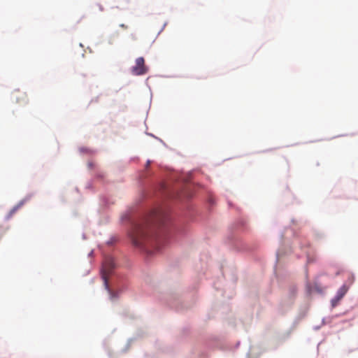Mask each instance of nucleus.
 I'll return each mask as SVG.
<instances>
[{
  "instance_id": "nucleus-1",
  "label": "nucleus",
  "mask_w": 358,
  "mask_h": 358,
  "mask_svg": "<svg viewBox=\"0 0 358 358\" xmlns=\"http://www.w3.org/2000/svg\"><path fill=\"white\" fill-rule=\"evenodd\" d=\"M164 215L162 210H155L152 213L150 220L144 224H138L134 226L131 233L132 243L135 246L141 247L150 238V228L151 222H160Z\"/></svg>"
},
{
  "instance_id": "nucleus-2",
  "label": "nucleus",
  "mask_w": 358,
  "mask_h": 358,
  "mask_svg": "<svg viewBox=\"0 0 358 358\" xmlns=\"http://www.w3.org/2000/svg\"><path fill=\"white\" fill-rule=\"evenodd\" d=\"M115 268L114 259L111 257H106L103 262L101 268V276L104 282V286L110 294V298L111 300L114 299L116 296L110 289L108 286V277L113 272Z\"/></svg>"
},
{
  "instance_id": "nucleus-3",
  "label": "nucleus",
  "mask_w": 358,
  "mask_h": 358,
  "mask_svg": "<svg viewBox=\"0 0 358 358\" xmlns=\"http://www.w3.org/2000/svg\"><path fill=\"white\" fill-rule=\"evenodd\" d=\"M132 73L136 76L143 75L147 73L148 69L145 66L143 57H138L136 60L135 66L132 67Z\"/></svg>"
},
{
  "instance_id": "nucleus-4",
  "label": "nucleus",
  "mask_w": 358,
  "mask_h": 358,
  "mask_svg": "<svg viewBox=\"0 0 358 358\" xmlns=\"http://www.w3.org/2000/svg\"><path fill=\"white\" fill-rule=\"evenodd\" d=\"M12 99L17 103L24 105L28 103L27 96L25 92L16 90L12 93Z\"/></svg>"
},
{
  "instance_id": "nucleus-5",
  "label": "nucleus",
  "mask_w": 358,
  "mask_h": 358,
  "mask_svg": "<svg viewBox=\"0 0 358 358\" xmlns=\"http://www.w3.org/2000/svg\"><path fill=\"white\" fill-rule=\"evenodd\" d=\"M348 292V287L345 285H343L339 288L337 292L336 296L338 299H341Z\"/></svg>"
},
{
  "instance_id": "nucleus-6",
  "label": "nucleus",
  "mask_w": 358,
  "mask_h": 358,
  "mask_svg": "<svg viewBox=\"0 0 358 358\" xmlns=\"http://www.w3.org/2000/svg\"><path fill=\"white\" fill-rule=\"evenodd\" d=\"M341 299H338L337 296H335L334 299H332L331 300V305L333 307H335L338 303L339 302Z\"/></svg>"
},
{
  "instance_id": "nucleus-7",
  "label": "nucleus",
  "mask_w": 358,
  "mask_h": 358,
  "mask_svg": "<svg viewBox=\"0 0 358 358\" xmlns=\"http://www.w3.org/2000/svg\"><path fill=\"white\" fill-rule=\"evenodd\" d=\"M120 27H122V28H124V29H127V26H126L125 24H120Z\"/></svg>"
},
{
  "instance_id": "nucleus-8",
  "label": "nucleus",
  "mask_w": 358,
  "mask_h": 358,
  "mask_svg": "<svg viewBox=\"0 0 358 358\" xmlns=\"http://www.w3.org/2000/svg\"><path fill=\"white\" fill-rule=\"evenodd\" d=\"M100 10H101V11H102V10H103V7L100 6Z\"/></svg>"
}]
</instances>
